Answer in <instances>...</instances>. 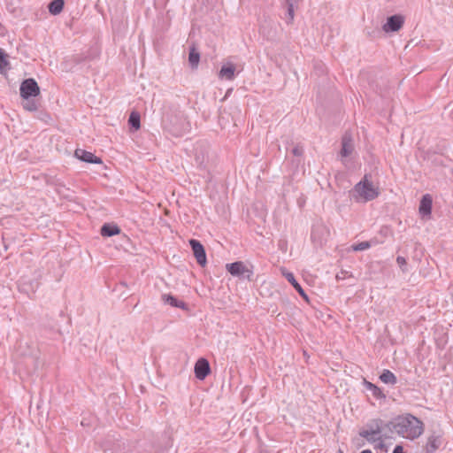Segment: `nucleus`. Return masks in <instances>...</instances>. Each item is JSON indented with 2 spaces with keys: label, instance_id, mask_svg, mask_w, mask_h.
<instances>
[{
  "label": "nucleus",
  "instance_id": "obj_10",
  "mask_svg": "<svg viewBox=\"0 0 453 453\" xmlns=\"http://www.w3.org/2000/svg\"><path fill=\"white\" fill-rule=\"evenodd\" d=\"M432 207H433V197L430 194H426L422 196L419 206H418V211L421 217L426 218L430 217L432 213Z\"/></svg>",
  "mask_w": 453,
  "mask_h": 453
},
{
  "label": "nucleus",
  "instance_id": "obj_13",
  "mask_svg": "<svg viewBox=\"0 0 453 453\" xmlns=\"http://www.w3.org/2000/svg\"><path fill=\"white\" fill-rule=\"evenodd\" d=\"M235 69L234 64L231 62L223 65L219 70V78L233 81L235 77Z\"/></svg>",
  "mask_w": 453,
  "mask_h": 453
},
{
  "label": "nucleus",
  "instance_id": "obj_19",
  "mask_svg": "<svg viewBox=\"0 0 453 453\" xmlns=\"http://www.w3.org/2000/svg\"><path fill=\"white\" fill-rule=\"evenodd\" d=\"M200 61V53L196 50L195 44L189 47L188 62L192 69L197 67Z\"/></svg>",
  "mask_w": 453,
  "mask_h": 453
},
{
  "label": "nucleus",
  "instance_id": "obj_28",
  "mask_svg": "<svg viewBox=\"0 0 453 453\" xmlns=\"http://www.w3.org/2000/svg\"><path fill=\"white\" fill-rule=\"evenodd\" d=\"M371 242L368 241L361 242L351 246L354 251H362L371 248Z\"/></svg>",
  "mask_w": 453,
  "mask_h": 453
},
{
  "label": "nucleus",
  "instance_id": "obj_1",
  "mask_svg": "<svg viewBox=\"0 0 453 453\" xmlns=\"http://www.w3.org/2000/svg\"><path fill=\"white\" fill-rule=\"evenodd\" d=\"M387 426L390 433L389 438H393L394 434H397L409 440H415L424 432L423 422L410 413L393 418L388 421Z\"/></svg>",
  "mask_w": 453,
  "mask_h": 453
},
{
  "label": "nucleus",
  "instance_id": "obj_6",
  "mask_svg": "<svg viewBox=\"0 0 453 453\" xmlns=\"http://www.w3.org/2000/svg\"><path fill=\"white\" fill-rule=\"evenodd\" d=\"M189 245L191 247L194 257L196 259L197 264L204 267L207 264L206 252L203 245L200 241L196 239H190Z\"/></svg>",
  "mask_w": 453,
  "mask_h": 453
},
{
  "label": "nucleus",
  "instance_id": "obj_25",
  "mask_svg": "<svg viewBox=\"0 0 453 453\" xmlns=\"http://www.w3.org/2000/svg\"><path fill=\"white\" fill-rule=\"evenodd\" d=\"M285 6L287 8V20H286V22L288 24H291L293 22V20H294L295 10L298 6H296L293 4H285Z\"/></svg>",
  "mask_w": 453,
  "mask_h": 453
},
{
  "label": "nucleus",
  "instance_id": "obj_7",
  "mask_svg": "<svg viewBox=\"0 0 453 453\" xmlns=\"http://www.w3.org/2000/svg\"><path fill=\"white\" fill-rule=\"evenodd\" d=\"M404 24V17L401 14H395L387 19L386 23L382 26V29L386 33H393L399 31Z\"/></svg>",
  "mask_w": 453,
  "mask_h": 453
},
{
  "label": "nucleus",
  "instance_id": "obj_24",
  "mask_svg": "<svg viewBox=\"0 0 453 453\" xmlns=\"http://www.w3.org/2000/svg\"><path fill=\"white\" fill-rule=\"evenodd\" d=\"M428 159L431 160V163L434 166H447L444 158L435 153H434L431 157H428Z\"/></svg>",
  "mask_w": 453,
  "mask_h": 453
},
{
  "label": "nucleus",
  "instance_id": "obj_12",
  "mask_svg": "<svg viewBox=\"0 0 453 453\" xmlns=\"http://www.w3.org/2000/svg\"><path fill=\"white\" fill-rule=\"evenodd\" d=\"M441 437L438 434H433L427 438V441L424 447L426 453H434L441 445Z\"/></svg>",
  "mask_w": 453,
  "mask_h": 453
},
{
  "label": "nucleus",
  "instance_id": "obj_9",
  "mask_svg": "<svg viewBox=\"0 0 453 453\" xmlns=\"http://www.w3.org/2000/svg\"><path fill=\"white\" fill-rule=\"evenodd\" d=\"M74 156L76 158L85 163L98 165L103 164V160L101 157L96 156L92 152L87 151L82 149H76L74 151Z\"/></svg>",
  "mask_w": 453,
  "mask_h": 453
},
{
  "label": "nucleus",
  "instance_id": "obj_33",
  "mask_svg": "<svg viewBox=\"0 0 453 453\" xmlns=\"http://www.w3.org/2000/svg\"><path fill=\"white\" fill-rule=\"evenodd\" d=\"M300 0H285V4H293L296 6H298Z\"/></svg>",
  "mask_w": 453,
  "mask_h": 453
},
{
  "label": "nucleus",
  "instance_id": "obj_16",
  "mask_svg": "<svg viewBox=\"0 0 453 453\" xmlns=\"http://www.w3.org/2000/svg\"><path fill=\"white\" fill-rule=\"evenodd\" d=\"M120 228L114 223H104L100 229V234L104 237H111L120 233Z\"/></svg>",
  "mask_w": 453,
  "mask_h": 453
},
{
  "label": "nucleus",
  "instance_id": "obj_22",
  "mask_svg": "<svg viewBox=\"0 0 453 453\" xmlns=\"http://www.w3.org/2000/svg\"><path fill=\"white\" fill-rule=\"evenodd\" d=\"M64 5V0H52L48 5V9L50 14L58 15L63 11Z\"/></svg>",
  "mask_w": 453,
  "mask_h": 453
},
{
  "label": "nucleus",
  "instance_id": "obj_3",
  "mask_svg": "<svg viewBox=\"0 0 453 453\" xmlns=\"http://www.w3.org/2000/svg\"><path fill=\"white\" fill-rule=\"evenodd\" d=\"M388 421L381 418H373L369 420L365 427L358 432V434L365 438L370 443H375L378 436L389 438L390 433L388 428Z\"/></svg>",
  "mask_w": 453,
  "mask_h": 453
},
{
  "label": "nucleus",
  "instance_id": "obj_21",
  "mask_svg": "<svg viewBox=\"0 0 453 453\" xmlns=\"http://www.w3.org/2000/svg\"><path fill=\"white\" fill-rule=\"evenodd\" d=\"M380 380L385 384L395 385L397 382L396 376L389 370L384 369L380 375Z\"/></svg>",
  "mask_w": 453,
  "mask_h": 453
},
{
  "label": "nucleus",
  "instance_id": "obj_4",
  "mask_svg": "<svg viewBox=\"0 0 453 453\" xmlns=\"http://www.w3.org/2000/svg\"><path fill=\"white\" fill-rule=\"evenodd\" d=\"M40 93V87L34 78L23 80L19 87V94L24 100L36 97Z\"/></svg>",
  "mask_w": 453,
  "mask_h": 453
},
{
  "label": "nucleus",
  "instance_id": "obj_31",
  "mask_svg": "<svg viewBox=\"0 0 453 453\" xmlns=\"http://www.w3.org/2000/svg\"><path fill=\"white\" fill-rule=\"evenodd\" d=\"M392 453H405L402 445H396Z\"/></svg>",
  "mask_w": 453,
  "mask_h": 453
},
{
  "label": "nucleus",
  "instance_id": "obj_5",
  "mask_svg": "<svg viewBox=\"0 0 453 453\" xmlns=\"http://www.w3.org/2000/svg\"><path fill=\"white\" fill-rule=\"evenodd\" d=\"M226 268L227 272L233 276L242 277L243 279H247L250 281L253 280V271L245 266L242 261L226 264Z\"/></svg>",
  "mask_w": 453,
  "mask_h": 453
},
{
  "label": "nucleus",
  "instance_id": "obj_8",
  "mask_svg": "<svg viewBox=\"0 0 453 453\" xmlns=\"http://www.w3.org/2000/svg\"><path fill=\"white\" fill-rule=\"evenodd\" d=\"M194 372L196 379L204 380L211 373L209 361L204 357H200L195 364Z\"/></svg>",
  "mask_w": 453,
  "mask_h": 453
},
{
  "label": "nucleus",
  "instance_id": "obj_36",
  "mask_svg": "<svg viewBox=\"0 0 453 453\" xmlns=\"http://www.w3.org/2000/svg\"><path fill=\"white\" fill-rule=\"evenodd\" d=\"M364 444H365V443H364V442H362V443L358 444V446H359V447H361V446H364Z\"/></svg>",
  "mask_w": 453,
  "mask_h": 453
},
{
  "label": "nucleus",
  "instance_id": "obj_17",
  "mask_svg": "<svg viewBox=\"0 0 453 453\" xmlns=\"http://www.w3.org/2000/svg\"><path fill=\"white\" fill-rule=\"evenodd\" d=\"M363 384L367 390L372 392V395L377 400L386 399V395L383 393L382 389L380 388L375 384H373L366 380H364Z\"/></svg>",
  "mask_w": 453,
  "mask_h": 453
},
{
  "label": "nucleus",
  "instance_id": "obj_23",
  "mask_svg": "<svg viewBox=\"0 0 453 453\" xmlns=\"http://www.w3.org/2000/svg\"><path fill=\"white\" fill-rule=\"evenodd\" d=\"M380 439L376 440L375 443H372L374 446V449L380 450L381 452H388V448L385 443V440H388V438H386L384 436H378Z\"/></svg>",
  "mask_w": 453,
  "mask_h": 453
},
{
  "label": "nucleus",
  "instance_id": "obj_20",
  "mask_svg": "<svg viewBox=\"0 0 453 453\" xmlns=\"http://www.w3.org/2000/svg\"><path fill=\"white\" fill-rule=\"evenodd\" d=\"M129 127L134 131L141 127V116L136 111H133L128 118Z\"/></svg>",
  "mask_w": 453,
  "mask_h": 453
},
{
  "label": "nucleus",
  "instance_id": "obj_18",
  "mask_svg": "<svg viewBox=\"0 0 453 453\" xmlns=\"http://www.w3.org/2000/svg\"><path fill=\"white\" fill-rule=\"evenodd\" d=\"M93 59V56L89 52L78 53L71 56L68 61L71 62L72 65H81L84 62H88Z\"/></svg>",
  "mask_w": 453,
  "mask_h": 453
},
{
  "label": "nucleus",
  "instance_id": "obj_29",
  "mask_svg": "<svg viewBox=\"0 0 453 453\" xmlns=\"http://www.w3.org/2000/svg\"><path fill=\"white\" fill-rule=\"evenodd\" d=\"M303 147L300 144V143H297L291 150V153L295 156V157H300L303 155Z\"/></svg>",
  "mask_w": 453,
  "mask_h": 453
},
{
  "label": "nucleus",
  "instance_id": "obj_11",
  "mask_svg": "<svg viewBox=\"0 0 453 453\" xmlns=\"http://www.w3.org/2000/svg\"><path fill=\"white\" fill-rule=\"evenodd\" d=\"M353 150V139L349 134L345 133L342 138V149L340 151V155L342 157H348L352 154Z\"/></svg>",
  "mask_w": 453,
  "mask_h": 453
},
{
  "label": "nucleus",
  "instance_id": "obj_32",
  "mask_svg": "<svg viewBox=\"0 0 453 453\" xmlns=\"http://www.w3.org/2000/svg\"><path fill=\"white\" fill-rule=\"evenodd\" d=\"M347 273L348 272L342 270L340 273H337L336 278L338 280L345 279Z\"/></svg>",
  "mask_w": 453,
  "mask_h": 453
},
{
  "label": "nucleus",
  "instance_id": "obj_14",
  "mask_svg": "<svg viewBox=\"0 0 453 453\" xmlns=\"http://www.w3.org/2000/svg\"><path fill=\"white\" fill-rule=\"evenodd\" d=\"M161 298L165 303H167L172 307L180 308L184 311L188 309V304L185 302L179 300L177 297L171 294H163Z\"/></svg>",
  "mask_w": 453,
  "mask_h": 453
},
{
  "label": "nucleus",
  "instance_id": "obj_35",
  "mask_svg": "<svg viewBox=\"0 0 453 453\" xmlns=\"http://www.w3.org/2000/svg\"><path fill=\"white\" fill-rule=\"evenodd\" d=\"M120 285L127 286V284L125 282H120Z\"/></svg>",
  "mask_w": 453,
  "mask_h": 453
},
{
  "label": "nucleus",
  "instance_id": "obj_34",
  "mask_svg": "<svg viewBox=\"0 0 453 453\" xmlns=\"http://www.w3.org/2000/svg\"><path fill=\"white\" fill-rule=\"evenodd\" d=\"M360 453H372L371 449H364Z\"/></svg>",
  "mask_w": 453,
  "mask_h": 453
},
{
  "label": "nucleus",
  "instance_id": "obj_37",
  "mask_svg": "<svg viewBox=\"0 0 453 453\" xmlns=\"http://www.w3.org/2000/svg\"><path fill=\"white\" fill-rule=\"evenodd\" d=\"M338 453H343L342 450L339 449Z\"/></svg>",
  "mask_w": 453,
  "mask_h": 453
},
{
  "label": "nucleus",
  "instance_id": "obj_27",
  "mask_svg": "<svg viewBox=\"0 0 453 453\" xmlns=\"http://www.w3.org/2000/svg\"><path fill=\"white\" fill-rule=\"evenodd\" d=\"M23 108L29 111H35L38 110V103L34 99H27L23 103Z\"/></svg>",
  "mask_w": 453,
  "mask_h": 453
},
{
  "label": "nucleus",
  "instance_id": "obj_2",
  "mask_svg": "<svg viewBox=\"0 0 453 453\" xmlns=\"http://www.w3.org/2000/svg\"><path fill=\"white\" fill-rule=\"evenodd\" d=\"M371 175L365 174L363 179L349 190V197L357 203L372 201L380 196V190L369 180Z\"/></svg>",
  "mask_w": 453,
  "mask_h": 453
},
{
  "label": "nucleus",
  "instance_id": "obj_26",
  "mask_svg": "<svg viewBox=\"0 0 453 453\" xmlns=\"http://www.w3.org/2000/svg\"><path fill=\"white\" fill-rule=\"evenodd\" d=\"M9 65L7 54L3 49H0V73L5 71V67Z\"/></svg>",
  "mask_w": 453,
  "mask_h": 453
},
{
  "label": "nucleus",
  "instance_id": "obj_30",
  "mask_svg": "<svg viewBox=\"0 0 453 453\" xmlns=\"http://www.w3.org/2000/svg\"><path fill=\"white\" fill-rule=\"evenodd\" d=\"M396 263L401 267L403 272H406L407 271V269L405 268V266L407 265V261H406V259L403 257L398 256L396 257Z\"/></svg>",
  "mask_w": 453,
  "mask_h": 453
},
{
  "label": "nucleus",
  "instance_id": "obj_15",
  "mask_svg": "<svg viewBox=\"0 0 453 453\" xmlns=\"http://www.w3.org/2000/svg\"><path fill=\"white\" fill-rule=\"evenodd\" d=\"M282 274L287 279V280L292 285V287L298 292V294L306 301H308V296L299 284V282L296 280L295 275L290 272H283Z\"/></svg>",
  "mask_w": 453,
  "mask_h": 453
}]
</instances>
